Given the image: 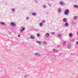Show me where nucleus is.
Segmentation results:
<instances>
[{
  "label": "nucleus",
  "instance_id": "nucleus-22",
  "mask_svg": "<svg viewBox=\"0 0 78 78\" xmlns=\"http://www.w3.org/2000/svg\"><path fill=\"white\" fill-rule=\"evenodd\" d=\"M37 14L35 13H33L32 14V16H36Z\"/></svg>",
  "mask_w": 78,
  "mask_h": 78
},
{
  "label": "nucleus",
  "instance_id": "nucleus-37",
  "mask_svg": "<svg viewBox=\"0 0 78 78\" xmlns=\"http://www.w3.org/2000/svg\"><path fill=\"white\" fill-rule=\"evenodd\" d=\"M10 33H11V32H10Z\"/></svg>",
  "mask_w": 78,
  "mask_h": 78
},
{
  "label": "nucleus",
  "instance_id": "nucleus-4",
  "mask_svg": "<svg viewBox=\"0 0 78 78\" xmlns=\"http://www.w3.org/2000/svg\"><path fill=\"white\" fill-rule=\"evenodd\" d=\"M69 23H66L64 24V26L66 27H69Z\"/></svg>",
  "mask_w": 78,
  "mask_h": 78
},
{
  "label": "nucleus",
  "instance_id": "nucleus-2",
  "mask_svg": "<svg viewBox=\"0 0 78 78\" xmlns=\"http://www.w3.org/2000/svg\"><path fill=\"white\" fill-rule=\"evenodd\" d=\"M11 25L13 27H15L16 26V23L14 22L11 23Z\"/></svg>",
  "mask_w": 78,
  "mask_h": 78
},
{
  "label": "nucleus",
  "instance_id": "nucleus-16",
  "mask_svg": "<svg viewBox=\"0 0 78 78\" xmlns=\"http://www.w3.org/2000/svg\"><path fill=\"white\" fill-rule=\"evenodd\" d=\"M43 7L44 9H45V8H47V6L45 5H43Z\"/></svg>",
  "mask_w": 78,
  "mask_h": 78
},
{
  "label": "nucleus",
  "instance_id": "nucleus-33",
  "mask_svg": "<svg viewBox=\"0 0 78 78\" xmlns=\"http://www.w3.org/2000/svg\"><path fill=\"white\" fill-rule=\"evenodd\" d=\"M77 36H78V31H77Z\"/></svg>",
  "mask_w": 78,
  "mask_h": 78
},
{
  "label": "nucleus",
  "instance_id": "nucleus-24",
  "mask_svg": "<svg viewBox=\"0 0 78 78\" xmlns=\"http://www.w3.org/2000/svg\"><path fill=\"white\" fill-rule=\"evenodd\" d=\"M21 30H25V28L23 27H21Z\"/></svg>",
  "mask_w": 78,
  "mask_h": 78
},
{
  "label": "nucleus",
  "instance_id": "nucleus-26",
  "mask_svg": "<svg viewBox=\"0 0 78 78\" xmlns=\"http://www.w3.org/2000/svg\"><path fill=\"white\" fill-rule=\"evenodd\" d=\"M24 30H20V32H22V31H23Z\"/></svg>",
  "mask_w": 78,
  "mask_h": 78
},
{
  "label": "nucleus",
  "instance_id": "nucleus-3",
  "mask_svg": "<svg viewBox=\"0 0 78 78\" xmlns=\"http://www.w3.org/2000/svg\"><path fill=\"white\" fill-rule=\"evenodd\" d=\"M60 4L62 6H65V3L62 1H60Z\"/></svg>",
  "mask_w": 78,
  "mask_h": 78
},
{
  "label": "nucleus",
  "instance_id": "nucleus-35",
  "mask_svg": "<svg viewBox=\"0 0 78 78\" xmlns=\"http://www.w3.org/2000/svg\"><path fill=\"white\" fill-rule=\"evenodd\" d=\"M24 76V77H26V76Z\"/></svg>",
  "mask_w": 78,
  "mask_h": 78
},
{
  "label": "nucleus",
  "instance_id": "nucleus-34",
  "mask_svg": "<svg viewBox=\"0 0 78 78\" xmlns=\"http://www.w3.org/2000/svg\"><path fill=\"white\" fill-rule=\"evenodd\" d=\"M51 1H53L54 0H51Z\"/></svg>",
  "mask_w": 78,
  "mask_h": 78
},
{
  "label": "nucleus",
  "instance_id": "nucleus-27",
  "mask_svg": "<svg viewBox=\"0 0 78 78\" xmlns=\"http://www.w3.org/2000/svg\"><path fill=\"white\" fill-rule=\"evenodd\" d=\"M42 22H43V23H45V20H43L42 21Z\"/></svg>",
  "mask_w": 78,
  "mask_h": 78
},
{
  "label": "nucleus",
  "instance_id": "nucleus-1",
  "mask_svg": "<svg viewBox=\"0 0 78 78\" xmlns=\"http://www.w3.org/2000/svg\"><path fill=\"white\" fill-rule=\"evenodd\" d=\"M69 14V9H66L64 12L65 15L68 16Z\"/></svg>",
  "mask_w": 78,
  "mask_h": 78
},
{
  "label": "nucleus",
  "instance_id": "nucleus-8",
  "mask_svg": "<svg viewBox=\"0 0 78 78\" xmlns=\"http://www.w3.org/2000/svg\"><path fill=\"white\" fill-rule=\"evenodd\" d=\"M1 25H6V24H5V23H4L3 22H1L0 23Z\"/></svg>",
  "mask_w": 78,
  "mask_h": 78
},
{
  "label": "nucleus",
  "instance_id": "nucleus-23",
  "mask_svg": "<svg viewBox=\"0 0 78 78\" xmlns=\"http://www.w3.org/2000/svg\"><path fill=\"white\" fill-rule=\"evenodd\" d=\"M73 7H74V8H78V5H74L73 6Z\"/></svg>",
  "mask_w": 78,
  "mask_h": 78
},
{
  "label": "nucleus",
  "instance_id": "nucleus-28",
  "mask_svg": "<svg viewBox=\"0 0 78 78\" xmlns=\"http://www.w3.org/2000/svg\"><path fill=\"white\" fill-rule=\"evenodd\" d=\"M55 32H52L51 33V34H55Z\"/></svg>",
  "mask_w": 78,
  "mask_h": 78
},
{
  "label": "nucleus",
  "instance_id": "nucleus-15",
  "mask_svg": "<svg viewBox=\"0 0 78 78\" xmlns=\"http://www.w3.org/2000/svg\"><path fill=\"white\" fill-rule=\"evenodd\" d=\"M66 41H64V42L62 43L63 45H66Z\"/></svg>",
  "mask_w": 78,
  "mask_h": 78
},
{
  "label": "nucleus",
  "instance_id": "nucleus-11",
  "mask_svg": "<svg viewBox=\"0 0 78 78\" xmlns=\"http://www.w3.org/2000/svg\"><path fill=\"white\" fill-rule=\"evenodd\" d=\"M11 10L12 11L14 12H15V11H16V9L14 8H12L11 9Z\"/></svg>",
  "mask_w": 78,
  "mask_h": 78
},
{
  "label": "nucleus",
  "instance_id": "nucleus-6",
  "mask_svg": "<svg viewBox=\"0 0 78 78\" xmlns=\"http://www.w3.org/2000/svg\"><path fill=\"white\" fill-rule=\"evenodd\" d=\"M50 36V34H49L48 33H47L45 34V37H49Z\"/></svg>",
  "mask_w": 78,
  "mask_h": 78
},
{
  "label": "nucleus",
  "instance_id": "nucleus-30",
  "mask_svg": "<svg viewBox=\"0 0 78 78\" xmlns=\"http://www.w3.org/2000/svg\"><path fill=\"white\" fill-rule=\"evenodd\" d=\"M76 44L77 45H78V41H77V42H76Z\"/></svg>",
  "mask_w": 78,
  "mask_h": 78
},
{
  "label": "nucleus",
  "instance_id": "nucleus-10",
  "mask_svg": "<svg viewBox=\"0 0 78 78\" xmlns=\"http://www.w3.org/2000/svg\"><path fill=\"white\" fill-rule=\"evenodd\" d=\"M73 19L74 20H77L78 19V16H75L74 17Z\"/></svg>",
  "mask_w": 78,
  "mask_h": 78
},
{
  "label": "nucleus",
  "instance_id": "nucleus-25",
  "mask_svg": "<svg viewBox=\"0 0 78 78\" xmlns=\"http://www.w3.org/2000/svg\"><path fill=\"white\" fill-rule=\"evenodd\" d=\"M37 36L38 37H40V34H37Z\"/></svg>",
  "mask_w": 78,
  "mask_h": 78
},
{
  "label": "nucleus",
  "instance_id": "nucleus-7",
  "mask_svg": "<svg viewBox=\"0 0 78 78\" xmlns=\"http://www.w3.org/2000/svg\"><path fill=\"white\" fill-rule=\"evenodd\" d=\"M63 21L64 22H67V19L65 18H64L63 19Z\"/></svg>",
  "mask_w": 78,
  "mask_h": 78
},
{
  "label": "nucleus",
  "instance_id": "nucleus-18",
  "mask_svg": "<svg viewBox=\"0 0 78 78\" xmlns=\"http://www.w3.org/2000/svg\"><path fill=\"white\" fill-rule=\"evenodd\" d=\"M36 42L37 43V44H41V42L40 41H36Z\"/></svg>",
  "mask_w": 78,
  "mask_h": 78
},
{
  "label": "nucleus",
  "instance_id": "nucleus-29",
  "mask_svg": "<svg viewBox=\"0 0 78 78\" xmlns=\"http://www.w3.org/2000/svg\"><path fill=\"white\" fill-rule=\"evenodd\" d=\"M29 19V17H27L26 18V19L27 20H28V19Z\"/></svg>",
  "mask_w": 78,
  "mask_h": 78
},
{
  "label": "nucleus",
  "instance_id": "nucleus-32",
  "mask_svg": "<svg viewBox=\"0 0 78 78\" xmlns=\"http://www.w3.org/2000/svg\"><path fill=\"white\" fill-rule=\"evenodd\" d=\"M74 39H73L72 40V42H73V41H74Z\"/></svg>",
  "mask_w": 78,
  "mask_h": 78
},
{
  "label": "nucleus",
  "instance_id": "nucleus-17",
  "mask_svg": "<svg viewBox=\"0 0 78 78\" xmlns=\"http://www.w3.org/2000/svg\"><path fill=\"white\" fill-rule=\"evenodd\" d=\"M30 38H31V39H35V37H34V36H33V35L30 36Z\"/></svg>",
  "mask_w": 78,
  "mask_h": 78
},
{
  "label": "nucleus",
  "instance_id": "nucleus-12",
  "mask_svg": "<svg viewBox=\"0 0 78 78\" xmlns=\"http://www.w3.org/2000/svg\"><path fill=\"white\" fill-rule=\"evenodd\" d=\"M71 46V44H70L67 45V47L68 48H70Z\"/></svg>",
  "mask_w": 78,
  "mask_h": 78
},
{
  "label": "nucleus",
  "instance_id": "nucleus-36",
  "mask_svg": "<svg viewBox=\"0 0 78 78\" xmlns=\"http://www.w3.org/2000/svg\"><path fill=\"white\" fill-rule=\"evenodd\" d=\"M37 30H36V31H37Z\"/></svg>",
  "mask_w": 78,
  "mask_h": 78
},
{
  "label": "nucleus",
  "instance_id": "nucleus-31",
  "mask_svg": "<svg viewBox=\"0 0 78 78\" xmlns=\"http://www.w3.org/2000/svg\"><path fill=\"white\" fill-rule=\"evenodd\" d=\"M18 37H20V34H19L18 35Z\"/></svg>",
  "mask_w": 78,
  "mask_h": 78
},
{
  "label": "nucleus",
  "instance_id": "nucleus-5",
  "mask_svg": "<svg viewBox=\"0 0 78 78\" xmlns=\"http://www.w3.org/2000/svg\"><path fill=\"white\" fill-rule=\"evenodd\" d=\"M35 55H36V56H41L40 53L37 52H36L35 53Z\"/></svg>",
  "mask_w": 78,
  "mask_h": 78
},
{
  "label": "nucleus",
  "instance_id": "nucleus-21",
  "mask_svg": "<svg viewBox=\"0 0 78 78\" xmlns=\"http://www.w3.org/2000/svg\"><path fill=\"white\" fill-rule=\"evenodd\" d=\"M58 37H59V38H61V35L60 34H59L58 35Z\"/></svg>",
  "mask_w": 78,
  "mask_h": 78
},
{
  "label": "nucleus",
  "instance_id": "nucleus-38",
  "mask_svg": "<svg viewBox=\"0 0 78 78\" xmlns=\"http://www.w3.org/2000/svg\"><path fill=\"white\" fill-rule=\"evenodd\" d=\"M50 6H51V5H50Z\"/></svg>",
  "mask_w": 78,
  "mask_h": 78
},
{
  "label": "nucleus",
  "instance_id": "nucleus-14",
  "mask_svg": "<svg viewBox=\"0 0 78 78\" xmlns=\"http://www.w3.org/2000/svg\"><path fill=\"white\" fill-rule=\"evenodd\" d=\"M42 43L44 45H47V43H46V41H43Z\"/></svg>",
  "mask_w": 78,
  "mask_h": 78
},
{
  "label": "nucleus",
  "instance_id": "nucleus-13",
  "mask_svg": "<svg viewBox=\"0 0 78 78\" xmlns=\"http://www.w3.org/2000/svg\"><path fill=\"white\" fill-rule=\"evenodd\" d=\"M39 25L40 27H42L43 26V23H42V22H41L40 23Z\"/></svg>",
  "mask_w": 78,
  "mask_h": 78
},
{
  "label": "nucleus",
  "instance_id": "nucleus-20",
  "mask_svg": "<svg viewBox=\"0 0 78 78\" xmlns=\"http://www.w3.org/2000/svg\"><path fill=\"white\" fill-rule=\"evenodd\" d=\"M69 37H72L73 36V34L72 33H70L69 34Z\"/></svg>",
  "mask_w": 78,
  "mask_h": 78
},
{
  "label": "nucleus",
  "instance_id": "nucleus-9",
  "mask_svg": "<svg viewBox=\"0 0 78 78\" xmlns=\"http://www.w3.org/2000/svg\"><path fill=\"white\" fill-rule=\"evenodd\" d=\"M53 51L55 53H56V52H58V50H57L55 49H53Z\"/></svg>",
  "mask_w": 78,
  "mask_h": 78
},
{
  "label": "nucleus",
  "instance_id": "nucleus-19",
  "mask_svg": "<svg viewBox=\"0 0 78 78\" xmlns=\"http://www.w3.org/2000/svg\"><path fill=\"white\" fill-rule=\"evenodd\" d=\"M58 10V12H61V8H59Z\"/></svg>",
  "mask_w": 78,
  "mask_h": 78
}]
</instances>
